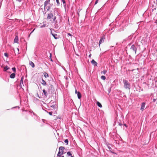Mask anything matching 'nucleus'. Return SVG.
I'll return each instance as SVG.
<instances>
[{
    "label": "nucleus",
    "mask_w": 157,
    "mask_h": 157,
    "mask_svg": "<svg viewBox=\"0 0 157 157\" xmlns=\"http://www.w3.org/2000/svg\"><path fill=\"white\" fill-rule=\"evenodd\" d=\"M71 157H74L73 156H71Z\"/></svg>",
    "instance_id": "nucleus-44"
},
{
    "label": "nucleus",
    "mask_w": 157,
    "mask_h": 157,
    "mask_svg": "<svg viewBox=\"0 0 157 157\" xmlns=\"http://www.w3.org/2000/svg\"><path fill=\"white\" fill-rule=\"evenodd\" d=\"M101 79L103 80H105L106 79V77L105 76L103 75L101 77Z\"/></svg>",
    "instance_id": "nucleus-23"
},
{
    "label": "nucleus",
    "mask_w": 157,
    "mask_h": 157,
    "mask_svg": "<svg viewBox=\"0 0 157 157\" xmlns=\"http://www.w3.org/2000/svg\"><path fill=\"white\" fill-rule=\"evenodd\" d=\"M61 0L62 1V2H63V6L64 7V9H65V10H66L67 8V6L65 1V0Z\"/></svg>",
    "instance_id": "nucleus-8"
},
{
    "label": "nucleus",
    "mask_w": 157,
    "mask_h": 157,
    "mask_svg": "<svg viewBox=\"0 0 157 157\" xmlns=\"http://www.w3.org/2000/svg\"><path fill=\"white\" fill-rule=\"evenodd\" d=\"M105 39V38L104 37V36H102L101 38V39L100 40L99 42V45H100V44L101 43H102L104 42Z\"/></svg>",
    "instance_id": "nucleus-6"
},
{
    "label": "nucleus",
    "mask_w": 157,
    "mask_h": 157,
    "mask_svg": "<svg viewBox=\"0 0 157 157\" xmlns=\"http://www.w3.org/2000/svg\"><path fill=\"white\" fill-rule=\"evenodd\" d=\"M91 63L92 64L94 65V66H97V63L94 61V59H93L91 61Z\"/></svg>",
    "instance_id": "nucleus-11"
},
{
    "label": "nucleus",
    "mask_w": 157,
    "mask_h": 157,
    "mask_svg": "<svg viewBox=\"0 0 157 157\" xmlns=\"http://www.w3.org/2000/svg\"><path fill=\"white\" fill-rule=\"evenodd\" d=\"M48 113L50 115H52V112H49Z\"/></svg>",
    "instance_id": "nucleus-30"
},
{
    "label": "nucleus",
    "mask_w": 157,
    "mask_h": 157,
    "mask_svg": "<svg viewBox=\"0 0 157 157\" xmlns=\"http://www.w3.org/2000/svg\"><path fill=\"white\" fill-rule=\"evenodd\" d=\"M78 13V16H79V13Z\"/></svg>",
    "instance_id": "nucleus-42"
},
{
    "label": "nucleus",
    "mask_w": 157,
    "mask_h": 157,
    "mask_svg": "<svg viewBox=\"0 0 157 157\" xmlns=\"http://www.w3.org/2000/svg\"><path fill=\"white\" fill-rule=\"evenodd\" d=\"M123 83L124 88L126 89L130 90L131 88V86L130 83L128 81L125 80H124Z\"/></svg>",
    "instance_id": "nucleus-1"
},
{
    "label": "nucleus",
    "mask_w": 157,
    "mask_h": 157,
    "mask_svg": "<svg viewBox=\"0 0 157 157\" xmlns=\"http://www.w3.org/2000/svg\"><path fill=\"white\" fill-rule=\"evenodd\" d=\"M43 92L45 96L46 97H47L48 96V93L46 92V90L44 89H43Z\"/></svg>",
    "instance_id": "nucleus-12"
},
{
    "label": "nucleus",
    "mask_w": 157,
    "mask_h": 157,
    "mask_svg": "<svg viewBox=\"0 0 157 157\" xmlns=\"http://www.w3.org/2000/svg\"><path fill=\"white\" fill-rule=\"evenodd\" d=\"M56 16H55L54 18H53V21H56Z\"/></svg>",
    "instance_id": "nucleus-26"
},
{
    "label": "nucleus",
    "mask_w": 157,
    "mask_h": 157,
    "mask_svg": "<svg viewBox=\"0 0 157 157\" xmlns=\"http://www.w3.org/2000/svg\"><path fill=\"white\" fill-rule=\"evenodd\" d=\"M97 104L98 106L100 107V108H101L102 107V105L98 101H97Z\"/></svg>",
    "instance_id": "nucleus-19"
},
{
    "label": "nucleus",
    "mask_w": 157,
    "mask_h": 157,
    "mask_svg": "<svg viewBox=\"0 0 157 157\" xmlns=\"http://www.w3.org/2000/svg\"><path fill=\"white\" fill-rule=\"evenodd\" d=\"M78 92L77 91V90L76 89L75 91V93L76 94H77Z\"/></svg>",
    "instance_id": "nucleus-35"
},
{
    "label": "nucleus",
    "mask_w": 157,
    "mask_h": 157,
    "mask_svg": "<svg viewBox=\"0 0 157 157\" xmlns=\"http://www.w3.org/2000/svg\"><path fill=\"white\" fill-rule=\"evenodd\" d=\"M57 157H64V156H57Z\"/></svg>",
    "instance_id": "nucleus-40"
},
{
    "label": "nucleus",
    "mask_w": 157,
    "mask_h": 157,
    "mask_svg": "<svg viewBox=\"0 0 157 157\" xmlns=\"http://www.w3.org/2000/svg\"><path fill=\"white\" fill-rule=\"evenodd\" d=\"M23 77H22L21 79V80H20V86H21V87L22 88V84L23 85Z\"/></svg>",
    "instance_id": "nucleus-10"
},
{
    "label": "nucleus",
    "mask_w": 157,
    "mask_h": 157,
    "mask_svg": "<svg viewBox=\"0 0 157 157\" xmlns=\"http://www.w3.org/2000/svg\"><path fill=\"white\" fill-rule=\"evenodd\" d=\"M67 155L68 156H71L72 154L70 151H68L67 153Z\"/></svg>",
    "instance_id": "nucleus-21"
},
{
    "label": "nucleus",
    "mask_w": 157,
    "mask_h": 157,
    "mask_svg": "<svg viewBox=\"0 0 157 157\" xmlns=\"http://www.w3.org/2000/svg\"><path fill=\"white\" fill-rule=\"evenodd\" d=\"M98 0H97L95 2V4H94L95 5L96 4L98 3Z\"/></svg>",
    "instance_id": "nucleus-31"
},
{
    "label": "nucleus",
    "mask_w": 157,
    "mask_h": 157,
    "mask_svg": "<svg viewBox=\"0 0 157 157\" xmlns=\"http://www.w3.org/2000/svg\"><path fill=\"white\" fill-rule=\"evenodd\" d=\"M67 36H69L71 37H72V35L70 33H67Z\"/></svg>",
    "instance_id": "nucleus-29"
},
{
    "label": "nucleus",
    "mask_w": 157,
    "mask_h": 157,
    "mask_svg": "<svg viewBox=\"0 0 157 157\" xmlns=\"http://www.w3.org/2000/svg\"><path fill=\"white\" fill-rule=\"evenodd\" d=\"M50 58H51V61H52V59H51V54H50Z\"/></svg>",
    "instance_id": "nucleus-37"
},
{
    "label": "nucleus",
    "mask_w": 157,
    "mask_h": 157,
    "mask_svg": "<svg viewBox=\"0 0 157 157\" xmlns=\"http://www.w3.org/2000/svg\"><path fill=\"white\" fill-rule=\"evenodd\" d=\"M29 65L31 66L33 68H34L35 67L34 64L31 61L29 62Z\"/></svg>",
    "instance_id": "nucleus-14"
},
{
    "label": "nucleus",
    "mask_w": 157,
    "mask_h": 157,
    "mask_svg": "<svg viewBox=\"0 0 157 157\" xmlns=\"http://www.w3.org/2000/svg\"><path fill=\"white\" fill-rule=\"evenodd\" d=\"M107 72V71L105 70H104L103 71H102L101 72V74H103L104 75H105Z\"/></svg>",
    "instance_id": "nucleus-22"
},
{
    "label": "nucleus",
    "mask_w": 157,
    "mask_h": 157,
    "mask_svg": "<svg viewBox=\"0 0 157 157\" xmlns=\"http://www.w3.org/2000/svg\"><path fill=\"white\" fill-rule=\"evenodd\" d=\"M4 55L6 57H8V54L7 53H4Z\"/></svg>",
    "instance_id": "nucleus-28"
},
{
    "label": "nucleus",
    "mask_w": 157,
    "mask_h": 157,
    "mask_svg": "<svg viewBox=\"0 0 157 157\" xmlns=\"http://www.w3.org/2000/svg\"><path fill=\"white\" fill-rule=\"evenodd\" d=\"M41 83L42 84V85L44 86H46L47 84L46 82L42 78V79Z\"/></svg>",
    "instance_id": "nucleus-9"
},
{
    "label": "nucleus",
    "mask_w": 157,
    "mask_h": 157,
    "mask_svg": "<svg viewBox=\"0 0 157 157\" xmlns=\"http://www.w3.org/2000/svg\"><path fill=\"white\" fill-rule=\"evenodd\" d=\"M53 16V14L52 13H50L48 14L47 19H51Z\"/></svg>",
    "instance_id": "nucleus-5"
},
{
    "label": "nucleus",
    "mask_w": 157,
    "mask_h": 157,
    "mask_svg": "<svg viewBox=\"0 0 157 157\" xmlns=\"http://www.w3.org/2000/svg\"><path fill=\"white\" fill-rule=\"evenodd\" d=\"M52 35L54 37L55 39H57L58 38L57 35L56 34H54L52 33Z\"/></svg>",
    "instance_id": "nucleus-20"
},
{
    "label": "nucleus",
    "mask_w": 157,
    "mask_h": 157,
    "mask_svg": "<svg viewBox=\"0 0 157 157\" xmlns=\"http://www.w3.org/2000/svg\"><path fill=\"white\" fill-rule=\"evenodd\" d=\"M15 73H13L11 74L10 75V77L11 78H14L15 77Z\"/></svg>",
    "instance_id": "nucleus-13"
},
{
    "label": "nucleus",
    "mask_w": 157,
    "mask_h": 157,
    "mask_svg": "<svg viewBox=\"0 0 157 157\" xmlns=\"http://www.w3.org/2000/svg\"><path fill=\"white\" fill-rule=\"evenodd\" d=\"M18 2H21L22 0H16Z\"/></svg>",
    "instance_id": "nucleus-34"
},
{
    "label": "nucleus",
    "mask_w": 157,
    "mask_h": 157,
    "mask_svg": "<svg viewBox=\"0 0 157 157\" xmlns=\"http://www.w3.org/2000/svg\"><path fill=\"white\" fill-rule=\"evenodd\" d=\"M14 42L15 43H18V37L16 36L14 39Z\"/></svg>",
    "instance_id": "nucleus-16"
},
{
    "label": "nucleus",
    "mask_w": 157,
    "mask_h": 157,
    "mask_svg": "<svg viewBox=\"0 0 157 157\" xmlns=\"http://www.w3.org/2000/svg\"><path fill=\"white\" fill-rule=\"evenodd\" d=\"M44 76L45 78H47L49 77V75L48 73L46 72H44Z\"/></svg>",
    "instance_id": "nucleus-18"
},
{
    "label": "nucleus",
    "mask_w": 157,
    "mask_h": 157,
    "mask_svg": "<svg viewBox=\"0 0 157 157\" xmlns=\"http://www.w3.org/2000/svg\"><path fill=\"white\" fill-rule=\"evenodd\" d=\"M145 103L144 102H143L142 103L140 109L142 111H143L145 107Z\"/></svg>",
    "instance_id": "nucleus-7"
},
{
    "label": "nucleus",
    "mask_w": 157,
    "mask_h": 157,
    "mask_svg": "<svg viewBox=\"0 0 157 157\" xmlns=\"http://www.w3.org/2000/svg\"><path fill=\"white\" fill-rule=\"evenodd\" d=\"M50 0H46L44 2V7L45 9L46 8V7L47 6L48 4H49L50 3Z\"/></svg>",
    "instance_id": "nucleus-4"
},
{
    "label": "nucleus",
    "mask_w": 157,
    "mask_h": 157,
    "mask_svg": "<svg viewBox=\"0 0 157 157\" xmlns=\"http://www.w3.org/2000/svg\"><path fill=\"white\" fill-rule=\"evenodd\" d=\"M55 105H51V107H52V108H54L55 107Z\"/></svg>",
    "instance_id": "nucleus-33"
},
{
    "label": "nucleus",
    "mask_w": 157,
    "mask_h": 157,
    "mask_svg": "<svg viewBox=\"0 0 157 157\" xmlns=\"http://www.w3.org/2000/svg\"><path fill=\"white\" fill-rule=\"evenodd\" d=\"M124 125L126 127H127V125H126V124H124Z\"/></svg>",
    "instance_id": "nucleus-39"
},
{
    "label": "nucleus",
    "mask_w": 157,
    "mask_h": 157,
    "mask_svg": "<svg viewBox=\"0 0 157 157\" xmlns=\"http://www.w3.org/2000/svg\"><path fill=\"white\" fill-rule=\"evenodd\" d=\"M12 69L13 70V71L14 72V73H15L16 72V68H15L14 67H13L12 68Z\"/></svg>",
    "instance_id": "nucleus-25"
},
{
    "label": "nucleus",
    "mask_w": 157,
    "mask_h": 157,
    "mask_svg": "<svg viewBox=\"0 0 157 157\" xmlns=\"http://www.w3.org/2000/svg\"><path fill=\"white\" fill-rule=\"evenodd\" d=\"M78 98V99H80L81 98V94L79 92H78L77 94Z\"/></svg>",
    "instance_id": "nucleus-15"
},
{
    "label": "nucleus",
    "mask_w": 157,
    "mask_h": 157,
    "mask_svg": "<svg viewBox=\"0 0 157 157\" xmlns=\"http://www.w3.org/2000/svg\"><path fill=\"white\" fill-rule=\"evenodd\" d=\"M45 111L48 113V112L47 110H45Z\"/></svg>",
    "instance_id": "nucleus-43"
},
{
    "label": "nucleus",
    "mask_w": 157,
    "mask_h": 157,
    "mask_svg": "<svg viewBox=\"0 0 157 157\" xmlns=\"http://www.w3.org/2000/svg\"><path fill=\"white\" fill-rule=\"evenodd\" d=\"M9 69H10V67L6 66L4 68V71H6L7 70H8Z\"/></svg>",
    "instance_id": "nucleus-17"
},
{
    "label": "nucleus",
    "mask_w": 157,
    "mask_h": 157,
    "mask_svg": "<svg viewBox=\"0 0 157 157\" xmlns=\"http://www.w3.org/2000/svg\"><path fill=\"white\" fill-rule=\"evenodd\" d=\"M119 125L120 126H121L122 125V124L121 123H120L119 124Z\"/></svg>",
    "instance_id": "nucleus-38"
},
{
    "label": "nucleus",
    "mask_w": 157,
    "mask_h": 157,
    "mask_svg": "<svg viewBox=\"0 0 157 157\" xmlns=\"http://www.w3.org/2000/svg\"><path fill=\"white\" fill-rule=\"evenodd\" d=\"M91 56V54H90V55L89 56V58H90Z\"/></svg>",
    "instance_id": "nucleus-36"
},
{
    "label": "nucleus",
    "mask_w": 157,
    "mask_h": 157,
    "mask_svg": "<svg viewBox=\"0 0 157 157\" xmlns=\"http://www.w3.org/2000/svg\"><path fill=\"white\" fill-rule=\"evenodd\" d=\"M65 143L67 145H68V139H66L64 140V141Z\"/></svg>",
    "instance_id": "nucleus-24"
},
{
    "label": "nucleus",
    "mask_w": 157,
    "mask_h": 157,
    "mask_svg": "<svg viewBox=\"0 0 157 157\" xmlns=\"http://www.w3.org/2000/svg\"><path fill=\"white\" fill-rule=\"evenodd\" d=\"M35 29H34L30 33V34H29V36H30V34L32 33L34 31Z\"/></svg>",
    "instance_id": "nucleus-32"
},
{
    "label": "nucleus",
    "mask_w": 157,
    "mask_h": 157,
    "mask_svg": "<svg viewBox=\"0 0 157 157\" xmlns=\"http://www.w3.org/2000/svg\"><path fill=\"white\" fill-rule=\"evenodd\" d=\"M17 50H18V51H19V49H18V48H17Z\"/></svg>",
    "instance_id": "nucleus-45"
},
{
    "label": "nucleus",
    "mask_w": 157,
    "mask_h": 157,
    "mask_svg": "<svg viewBox=\"0 0 157 157\" xmlns=\"http://www.w3.org/2000/svg\"><path fill=\"white\" fill-rule=\"evenodd\" d=\"M49 9H50L49 7H48V8L47 9V10L48 11L49 10Z\"/></svg>",
    "instance_id": "nucleus-41"
},
{
    "label": "nucleus",
    "mask_w": 157,
    "mask_h": 157,
    "mask_svg": "<svg viewBox=\"0 0 157 157\" xmlns=\"http://www.w3.org/2000/svg\"><path fill=\"white\" fill-rule=\"evenodd\" d=\"M130 49L131 50H132L134 52H135L136 54L137 48L134 44L132 45Z\"/></svg>",
    "instance_id": "nucleus-3"
},
{
    "label": "nucleus",
    "mask_w": 157,
    "mask_h": 157,
    "mask_svg": "<svg viewBox=\"0 0 157 157\" xmlns=\"http://www.w3.org/2000/svg\"><path fill=\"white\" fill-rule=\"evenodd\" d=\"M65 147L63 146L60 147L59 148V151L57 154V156H61L64 154L63 150Z\"/></svg>",
    "instance_id": "nucleus-2"
},
{
    "label": "nucleus",
    "mask_w": 157,
    "mask_h": 157,
    "mask_svg": "<svg viewBox=\"0 0 157 157\" xmlns=\"http://www.w3.org/2000/svg\"><path fill=\"white\" fill-rule=\"evenodd\" d=\"M56 2L57 3V5L58 6L59 5L60 3H59V0H56Z\"/></svg>",
    "instance_id": "nucleus-27"
}]
</instances>
